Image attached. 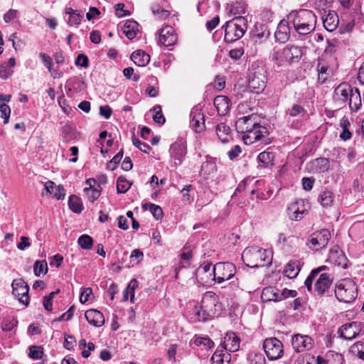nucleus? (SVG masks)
<instances>
[{"label":"nucleus","mask_w":364,"mask_h":364,"mask_svg":"<svg viewBox=\"0 0 364 364\" xmlns=\"http://www.w3.org/2000/svg\"><path fill=\"white\" fill-rule=\"evenodd\" d=\"M235 128L240 133H244L243 140L245 144H253L262 141L268 144V130L258 122V117L255 114L239 118L235 122Z\"/></svg>","instance_id":"f257e3e1"},{"label":"nucleus","mask_w":364,"mask_h":364,"mask_svg":"<svg viewBox=\"0 0 364 364\" xmlns=\"http://www.w3.org/2000/svg\"><path fill=\"white\" fill-rule=\"evenodd\" d=\"M288 19L299 35L309 34L316 28L317 17L311 10L292 11L288 15Z\"/></svg>","instance_id":"f03ea898"},{"label":"nucleus","mask_w":364,"mask_h":364,"mask_svg":"<svg viewBox=\"0 0 364 364\" xmlns=\"http://www.w3.org/2000/svg\"><path fill=\"white\" fill-rule=\"evenodd\" d=\"M202 307L205 308L203 317H200V311H196V316L198 321L205 322L210 313L219 314L229 308L228 297H202Z\"/></svg>","instance_id":"7ed1b4c3"},{"label":"nucleus","mask_w":364,"mask_h":364,"mask_svg":"<svg viewBox=\"0 0 364 364\" xmlns=\"http://www.w3.org/2000/svg\"><path fill=\"white\" fill-rule=\"evenodd\" d=\"M242 259L251 268L264 266L266 262L267 264L270 263L267 259V250L257 246L245 248L242 254Z\"/></svg>","instance_id":"20e7f679"},{"label":"nucleus","mask_w":364,"mask_h":364,"mask_svg":"<svg viewBox=\"0 0 364 364\" xmlns=\"http://www.w3.org/2000/svg\"><path fill=\"white\" fill-rule=\"evenodd\" d=\"M247 21L244 16H237L226 22L225 27V41L228 43L242 38L247 29Z\"/></svg>","instance_id":"39448f33"},{"label":"nucleus","mask_w":364,"mask_h":364,"mask_svg":"<svg viewBox=\"0 0 364 364\" xmlns=\"http://www.w3.org/2000/svg\"><path fill=\"white\" fill-rule=\"evenodd\" d=\"M301 56L302 50L301 48L287 45L282 49L274 50L272 53V60L278 65H282L285 63L298 62Z\"/></svg>","instance_id":"423d86ee"},{"label":"nucleus","mask_w":364,"mask_h":364,"mask_svg":"<svg viewBox=\"0 0 364 364\" xmlns=\"http://www.w3.org/2000/svg\"><path fill=\"white\" fill-rule=\"evenodd\" d=\"M214 280L222 283L230 279L236 272L235 266L231 262H218L213 269Z\"/></svg>","instance_id":"0eeeda50"},{"label":"nucleus","mask_w":364,"mask_h":364,"mask_svg":"<svg viewBox=\"0 0 364 364\" xmlns=\"http://www.w3.org/2000/svg\"><path fill=\"white\" fill-rule=\"evenodd\" d=\"M263 348L269 360H277L283 355V344L277 338H266L263 343Z\"/></svg>","instance_id":"6e6552de"},{"label":"nucleus","mask_w":364,"mask_h":364,"mask_svg":"<svg viewBox=\"0 0 364 364\" xmlns=\"http://www.w3.org/2000/svg\"><path fill=\"white\" fill-rule=\"evenodd\" d=\"M267 77L263 68H257L249 75V87L252 92L259 93L266 87Z\"/></svg>","instance_id":"1a4fd4ad"},{"label":"nucleus","mask_w":364,"mask_h":364,"mask_svg":"<svg viewBox=\"0 0 364 364\" xmlns=\"http://www.w3.org/2000/svg\"><path fill=\"white\" fill-rule=\"evenodd\" d=\"M330 238V232L326 229H323L311 234L309 237V242L311 247L318 250L328 245Z\"/></svg>","instance_id":"9d476101"},{"label":"nucleus","mask_w":364,"mask_h":364,"mask_svg":"<svg viewBox=\"0 0 364 364\" xmlns=\"http://www.w3.org/2000/svg\"><path fill=\"white\" fill-rule=\"evenodd\" d=\"M334 99L341 103H346L349 100V106L353 109L352 102L355 94L350 85L346 83L340 84L334 90Z\"/></svg>","instance_id":"9b49d317"},{"label":"nucleus","mask_w":364,"mask_h":364,"mask_svg":"<svg viewBox=\"0 0 364 364\" xmlns=\"http://www.w3.org/2000/svg\"><path fill=\"white\" fill-rule=\"evenodd\" d=\"M361 328L362 323L360 322L353 321L343 325L338 329V333L341 338L346 340H351L359 335Z\"/></svg>","instance_id":"f8f14e48"},{"label":"nucleus","mask_w":364,"mask_h":364,"mask_svg":"<svg viewBox=\"0 0 364 364\" xmlns=\"http://www.w3.org/2000/svg\"><path fill=\"white\" fill-rule=\"evenodd\" d=\"M308 210L302 199L296 200L290 204L288 208V214L291 220L299 221L301 220Z\"/></svg>","instance_id":"ddd939ff"},{"label":"nucleus","mask_w":364,"mask_h":364,"mask_svg":"<svg viewBox=\"0 0 364 364\" xmlns=\"http://www.w3.org/2000/svg\"><path fill=\"white\" fill-rule=\"evenodd\" d=\"M170 156L175 166L180 165L186 154V146L181 140L173 143L169 149Z\"/></svg>","instance_id":"4468645a"},{"label":"nucleus","mask_w":364,"mask_h":364,"mask_svg":"<svg viewBox=\"0 0 364 364\" xmlns=\"http://www.w3.org/2000/svg\"><path fill=\"white\" fill-rule=\"evenodd\" d=\"M190 125L198 133H200L205 129V117L200 109L193 107L190 113Z\"/></svg>","instance_id":"2eb2a0df"},{"label":"nucleus","mask_w":364,"mask_h":364,"mask_svg":"<svg viewBox=\"0 0 364 364\" xmlns=\"http://www.w3.org/2000/svg\"><path fill=\"white\" fill-rule=\"evenodd\" d=\"M355 294H357V287L350 279H342L336 284V296H343V294L354 296Z\"/></svg>","instance_id":"dca6fc26"},{"label":"nucleus","mask_w":364,"mask_h":364,"mask_svg":"<svg viewBox=\"0 0 364 364\" xmlns=\"http://www.w3.org/2000/svg\"><path fill=\"white\" fill-rule=\"evenodd\" d=\"M314 287H312V293L318 294H325L332 284V278L327 273H321L314 280Z\"/></svg>","instance_id":"f3484780"},{"label":"nucleus","mask_w":364,"mask_h":364,"mask_svg":"<svg viewBox=\"0 0 364 364\" xmlns=\"http://www.w3.org/2000/svg\"><path fill=\"white\" fill-rule=\"evenodd\" d=\"M85 184L87 186L84 188L83 191L86 194L87 200L93 203L100 197L102 188L97 181L92 178L87 179Z\"/></svg>","instance_id":"a211bd4d"},{"label":"nucleus","mask_w":364,"mask_h":364,"mask_svg":"<svg viewBox=\"0 0 364 364\" xmlns=\"http://www.w3.org/2000/svg\"><path fill=\"white\" fill-rule=\"evenodd\" d=\"M159 41L166 47L172 46L177 42V34L173 27L166 26L159 31Z\"/></svg>","instance_id":"6ab92c4d"},{"label":"nucleus","mask_w":364,"mask_h":364,"mask_svg":"<svg viewBox=\"0 0 364 364\" xmlns=\"http://www.w3.org/2000/svg\"><path fill=\"white\" fill-rule=\"evenodd\" d=\"M291 343L294 349L298 353L310 350L313 347V340L308 336L294 335L292 337Z\"/></svg>","instance_id":"aec40b11"},{"label":"nucleus","mask_w":364,"mask_h":364,"mask_svg":"<svg viewBox=\"0 0 364 364\" xmlns=\"http://www.w3.org/2000/svg\"><path fill=\"white\" fill-rule=\"evenodd\" d=\"M317 71L318 82L320 84L326 82L328 79L332 75V70L323 57L318 59Z\"/></svg>","instance_id":"412c9836"},{"label":"nucleus","mask_w":364,"mask_h":364,"mask_svg":"<svg viewBox=\"0 0 364 364\" xmlns=\"http://www.w3.org/2000/svg\"><path fill=\"white\" fill-rule=\"evenodd\" d=\"M222 347L223 348L231 352L237 351L240 348L239 337L233 332L226 333Z\"/></svg>","instance_id":"4be33fe9"},{"label":"nucleus","mask_w":364,"mask_h":364,"mask_svg":"<svg viewBox=\"0 0 364 364\" xmlns=\"http://www.w3.org/2000/svg\"><path fill=\"white\" fill-rule=\"evenodd\" d=\"M275 38L277 41L285 43L290 36V28L289 21L282 20L278 24L277 31L274 33Z\"/></svg>","instance_id":"5701e85b"},{"label":"nucleus","mask_w":364,"mask_h":364,"mask_svg":"<svg viewBox=\"0 0 364 364\" xmlns=\"http://www.w3.org/2000/svg\"><path fill=\"white\" fill-rule=\"evenodd\" d=\"M44 189L47 195L53 194L58 200H62L65 198V190L63 186L61 185L56 186L54 182L51 181L45 183Z\"/></svg>","instance_id":"b1692460"},{"label":"nucleus","mask_w":364,"mask_h":364,"mask_svg":"<svg viewBox=\"0 0 364 364\" xmlns=\"http://www.w3.org/2000/svg\"><path fill=\"white\" fill-rule=\"evenodd\" d=\"M85 316L87 322L94 326L100 327L105 323L103 314L97 310H87L85 314Z\"/></svg>","instance_id":"393cba45"},{"label":"nucleus","mask_w":364,"mask_h":364,"mask_svg":"<svg viewBox=\"0 0 364 364\" xmlns=\"http://www.w3.org/2000/svg\"><path fill=\"white\" fill-rule=\"evenodd\" d=\"M11 286L13 296H28L29 287L23 279H14Z\"/></svg>","instance_id":"a878e982"},{"label":"nucleus","mask_w":364,"mask_h":364,"mask_svg":"<svg viewBox=\"0 0 364 364\" xmlns=\"http://www.w3.org/2000/svg\"><path fill=\"white\" fill-rule=\"evenodd\" d=\"M139 24L136 21L133 20H127L123 27L122 28V31L123 33L129 38V40L134 39L137 33L139 32Z\"/></svg>","instance_id":"bb28decb"},{"label":"nucleus","mask_w":364,"mask_h":364,"mask_svg":"<svg viewBox=\"0 0 364 364\" xmlns=\"http://www.w3.org/2000/svg\"><path fill=\"white\" fill-rule=\"evenodd\" d=\"M338 21V16L333 11H329L328 14L323 18V26L329 32H332L336 29Z\"/></svg>","instance_id":"cd10ccee"},{"label":"nucleus","mask_w":364,"mask_h":364,"mask_svg":"<svg viewBox=\"0 0 364 364\" xmlns=\"http://www.w3.org/2000/svg\"><path fill=\"white\" fill-rule=\"evenodd\" d=\"M214 105L220 115H225L230 107L228 98L222 95L214 99Z\"/></svg>","instance_id":"c85d7f7f"},{"label":"nucleus","mask_w":364,"mask_h":364,"mask_svg":"<svg viewBox=\"0 0 364 364\" xmlns=\"http://www.w3.org/2000/svg\"><path fill=\"white\" fill-rule=\"evenodd\" d=\"M300 270L301 267L299 261H290L284 267V274L289 279H294L297 277Z\"/></svg>","instance_id":"c756f323"},{"label":"nucleus","mask_w":364,"mask_h":364,"mask_svg":"<svg viewBox=\"0 0 364 364\" xmlns=\"http://www.w3.org/2000/svg\"><path fill=\"white\" fill-rule=\"evenodd\" d=\"M132 60L138 66L144 67L150 61V56L144 51L138 50L132 53Z\"/></svg>","instance_id":"7c9ffc66"},{"label":"nucleus","mask_w":364,"mask_h":364,"mask_svg":"<svg viewBox=\"0 0 364 364\" xmlns=\"http://www.w3.org/2000/svg\"><path fill=\"white\" fill-rule=\"evenodd\" d=\"M215 132L218 137L223 143L228 142L232 139L230 128L224 123L217 124Z\"/></svg>","instance_id":"2f4dec72"},{"label":"nucleus","mask_w":364,"mask_h":364,"mask_svg":"<svg viewBox=\"0 0 364 364\" xmlns=\"http://www.w3.org/2000/svg\"><path fill=\"white\" fill-rule=\"evenodd\" d=\"M327 267L323 265L311 270L309 275L307 277L304 282V285L309 293H312V284L316 278L319 276L321 272L325 271Z\"/></svg>","instance_id":"473e14b6"},{"label":"nucleus","mask_w":364,"mask_h":364,"mask_svg":"<svg viewBox=\"0 0 364 364\" xmlns=\"http://www.w3.org/2000/svg\"><path fill=\"white\" fill-rule=\"evenodd\" d=\"M274 159V154L269 151H263L260 153L257 156L259 166L263 167L272 166L273 165Z\"/></svg>","instance_id":"72a5a7b5"},{"label":"nucleus","mask_w":364,"mask_h":364,"mask_svg":"<svg viewBox=\"0 0 364 364\" xmlns=\"http://www.w3.org/2000/svg\"><path fill=\"white\" fill-rule=\"evenodd\" d=\"M68 205L73 212L77 214L80 213L83 209L81 199L75 195L69 197Z\"/></svg>","instance_id":"f704fd0d"},{"label":"nucleus","mask_w":364,"mask_h":364,"mask_svg":"<svg viewBox=\"0 0 364 364\" xmlns=\"http://www.w3.org/2000/svg\"><path fill=\"white\" fill-rule=\"evenodd\" d=\"M318 201L323 207L331 206L333 201V193L326 189L323 191L318 196Z\"/></svg>","instance_id":"c9c22d12"},{"label":"nucleus","mask_w":364,"mask_h":364,"mask_svg":"<svg viewBox=\"0 0 364 364\" xmlns=\"http://www.w3.org/2000/svg\"><path fill=\"white\" fill-rule=\"evenodd\" d=\"M144 210H149L156 220L163 217V211L159 205L153 203H145L142 205Z\"/></svg>","instance_id":"e433bc0d"},{"label":"nucleus","mask_w":364,"mask_h":364,"mask_svg":"<svg viewBox=\"0 0 364 364\" xmlns=\"http://www.w3.org/2000/svg\"><path fill=\"white\" fill-rule=\"evenodd\" d=\"M216 172V165L212 161H205L202 164L200 168V174L207 177Z\"/></svg>","instance_id":"4c0bfd02"},{"label":"nucleus","mask_w":364,"mask_h":364,"mask_svg":"<svg viewBox=\"0 0 364 364\" xmlns=\"http://www.w3.org/2000/svg\"><path fill=\"white\" fill-rule=\"evenodd\" d=\"M132 183L124 176H119L117 181V191L118 193H125L131 187Z\"/></svg>","instance_id":"58836bf2"},{"label":"nucleus","mask_w":364,"mask_h":364,"mask_svg":"<svg viewBox=\"0 0 364 364\" xmlns=\"http://www.w3.org/2000/svg\"><path fill=\"white\" fill-rule=\"evenodd\" d=\"M316 170L318 173H325L329 169V161L326 158H318L315 160Z\"/></svg>","instance_id":"ea45409f"},{"label":"nucleus","mask_w":364,"mask_h":364,"mask_svg":"<svg viewBox=\"0 0 364 364\" xmlns=\"http://www.w3.org/2000/svg\"><path fill=\"white\" fill-rule=\"evenodd\" d=\"M350 126V122L348 120V119L343 117L341 122V127L343 129L342 132L340 134V137L344 140L346 141L351 137V133L348 130V127Z\"/></svg>","instance_id":"a19ab883"},{"label":"nucleus","mask_w":364,"mask_h":364,"mask_svg":"<svg viewBox=\"0 0 364 364\" xmlns=\"http://www.w3.org/2000/svg\"><path fill=\"white\" fill-rule=\"evenodd\" d=\"M78 245L85 250H90L92 247L93 240L87 235H82L77 240Z\"/></svg>","instance_id":"79ce46f5"},{"label":"nucleus","mask_w":364,"mask_h":364,"mask_svg":"<svg viewBox=\"0 0 364 364\" xmlns=\"http://www.w3.org/2000/svg\"><path fill=\"white\" fill-rule=\"evenodd\" d=\"M350 352L359 358L364 360V343L359 341L354 343L350 348Z\"/></svg>","instance_id":"37998d69"},{"label":"nucleus","mask_w":364,"mask_h":364,"mask_svg":"<svg viewBox=\"0 0 364 364\" xmlns=\"http://www.w3.org/2000/svg\"><path fill=\"white\" fill-rule=\"evenodd\" d=\"M151 11L158 19H166L170 16L169 11L162 9L159 5L153 6Z\"/></svg>","instance_id":"c03bdc74"},{"label":"nucleus","mask_w":364,"mask_h":364,"mask_svg":"<svg viewBox=\"0 0 364 364\" xmlns=\"http://www.w3.org/2000/svg\"><path fill=\"white\" fill-rule=\"evenodd\" d=\"M48 271L47 262L44 260L36 261L34 264L33 272L36 276H40L41 274H46Z\"/></svg>","instance_id":"a18cd8bd"},{"label":"nucleus","mask_w":364,"mask_h":364,"mask_svg":"<svg viewBox=\"0 0 364 364\" xmlns=\"http://www.w3.org/2000/svg\"><path fill=\"white\" fill-rule=\"evenodd\" d=\"M43 354V347L32 346L29 348L28 355L33 360H39L42 358Z\"/></svg>","instance_id":"49530a36"},{"label":"nucleus","mask_w":364,"mask_h":364,"mask_svg":"<svg viewBox=\"0 0 364 364\" xmlns=\"http://www.w3.org/2000/svg\"><path fill=\"white\" fill-rule=\"evenodd\" d=\"M194 343L196 346H204L207 348H211L214 346V343L213 341L210 339L208 336H196L194 340Z\"/></svg>","instance_id":"de8ad7c7"},{"label":"nucleus","mask_w":364,"mask_h":364,"mask_svg":"<svg viewBox=\"0 0 364 364\" xmlns=\"http://www.w3.org/2000/svg\"><path fill=\"white\" fill-rule=\"evenodd\" d=\"M153 111L155 113L153 116L154 121L159 124H164L166 119L162 114L161 107L160 105H156L153 107Z\"/></svg>","instance_id":"09e8293b"},{"label":"nucleus","mask_w":364,"mask_h":364,"mask_svg":"<svg viewBox=\"0 0 364 364\" xmlns=\"http://www.w3.org/2000/svg\"><path fill=\"white\" fill-rule=\"evenodd\" d=\"M1 117L4 119V123L7 124L11 114V108L5 103H0Z\"/></svg>","instance_id":"8fccbe9b"},{"label":"nucleus","mask_w":364,"mask_h":364,"mask_svg":"<svg viewBox=\"0 0 364 364\" xmlns=\"http://www.w3.org/2000/svg\"><path fill=\"white\" fill-rule=\"evenodd\" d=\"M133 144L139 149L144 153H149L151 147L146 143L141 142L139 139L136 138L134 135L132 136Z\"/></svg>","instance_id":"3c124183"},{"label":"nucleus","mask_w":364,"mask_h":364,"mask_svg":"<svg viewBox=\"0 0 364 364\" xmlns=\"http://www.w3.org/2000/svg\"><path fill=\"white\" fill-rule=\"evenodd\" d=\"M211 360L213 364H227V360H225L223 351L217 350L213 355Z\"/></svg>","instance_id":"603ef678"},{"label":"nucleus","mask_w":364,"mask_h":364,"mask_svg":"<svg viewBox=\"0 0 364 364\" xmlns=\"http://www.w3.org/2000/svg\"><path fill=\"white\" fill-rule=\"evenodd\" d=\"M18 323L15 319L5 318L1 323V328L4 331H11Z\"/></svg>","instance_id":"864d4df0"},{"label":"nucleus","mask_w":364,"mask_h":364,"mask_svg":"<svg viewBox=\"0 0 364 364\" xmlns=\"http://www.w3.org/2000/svg\"><path fill=\"white\" fill-rule=\"evenodd\" d=\"M138 287V282L136 279H132L127 287L123 292V296H134V289Z\"/></svg>","instance_id":"5fc2aeb1"},{"label":"nucleus","mask_w":364,"mask_h":364,"mask_svg":"<svg viewBox=\"0 0 364 364\" xmlns=\"http://www.w3.org/2000/svg\"><path fill=\"white\" fill-rule=\"evenodd\" d=\"M82 18L83 16L81 15L79 12H77L75 14L69 16L68 23L70 26H78L80 24Z\"/></svg>","instance_id":"6e6d98bb"},{"label":"nucleus","mask_w":364,"mask_h":364,"mask_svg":"<svg viewBox=\"0 0 364 364\" xmlns=\"http://www.w3.org/2000/svg\"><path fill=\"white\" fill-rule=\"evenodd\" d=\"M13 73L12 69L6 63L0 66V77L3 79H6Z\"/></svg>","instance_id":"4d7b16f0"},{"label":"nucleus","mask_w":364,"mask_h":364,"mask_svg":"<svg viewBox=\"0 0 364 364\" xmlns=\"http://www.w3.org/2000/svg\"><path fill=\"white\" fill-rule=\"evenodd\" d=\"M241 147L239 145H235L230 151H228L227 154L230 160H234L241 153Z\"/></svg>","instance_id":"13d9d810"},{"label":"nucleus","mask_w":364,"mask_h":364,"mask_svg":"<svg viewBox=\"0 0 364 364\" xmlns=\"http://www.w3.org/2000/svg\"><path fill=\"white\" fill-rule=\"evenodd\" d=\"M123 73L127 79H131L132 76L133 75L132 80L134 82H137L139 80V75L137 74H134V69L131 67L124 69Z\"/></svg>","instance_id":"bf43d9fd"},{"label":"nucleus","mask_w":364,"mask_h":364,"mask_svg":"<svg viewBox=\"0 0 364 364\" xmlns=\"http://www.w3.org/2000/svg\"><path fill=\"white\" fill-rule=\"evenodd\" d=\"M88 62L87 57L84 54H79L75 60V64L83 68L88 67Z\"/></svg>","instance_id":"052dcab7"},{"label":"nucleus","mask_w":364,"mask_h":364,"mask_svg":"<svg viewBox=\"0 0 364 364\" xmlns=\"http://www.w3.org/2000/svg\"><path fill=\"white\" fill-rule=\"evenodd\" d=\"M304 113V108L299 105H294L289 110V114L292 117H296Z\"/></svg>","instance_id":"680f3d73"},{"label":"nucleus","mask_w":364,"mask_h":364,"mask_svg":"<svg viewBox=\"0 0 364 364\" xmlns=\"http://www.w3.org/2000/svg\"><path fill=\"white\" fill-rule=\"evenodd\" d=\"M314 181H315V180L313 178H306V177L303 178H302L303 188L305 191H310V190H311L312 188H313V185H314Z\"/></svg>","instance_id":"e2e57ef3"},{"label":"nucleus","mask_w":364,"mask_h":364,"mask_svg":"<svg viewBox=\"0 0 364 364\" xmlns=\"http://www.w3.org/2000/svg\"><path fill=\"white\" fill-rule=\"evenodd\" d=\"M18 11L15 9L9 10L4 16V20L6 23H9L17 17Z\"/></svg>","instance_id":"0e129e2a"},{"label":"nucleus","mask_w":364,"mask_h":364,"mask_svg":"<svg viewBox=\"0 0 364 364\" xmlns=\"http://www.w3.org/2000/svg\"><path fill=\"white\" fill-rule=\"evenodd\" d=\"M220 18L218 16L213 17L211 20L208 21L206 23V28L211 31L213 30L219 23Z\"/></svg>","instance_id":"69168bd1"},{"label":"nucleus","mask_w":364,"mask_h":364,"mask_svg":"<svg viewBox=\"0 0 364 364\" xmlns=\"http://www.w3.org/2000/svg\"><path fill=\"white\" fill-rule=\"evenodd\" d=\"M243 54L244 50L242 48L232 49L229 53L230 57L235 60L240 59Z\"/></svg>","instance_id":"338daca9"},{"label":"nucleus","mask_w":364,"mask_h":364,"mask_svg":"<svg viewBox=\"0 0 364 364\" xmlns=\"http://www.w3.org/2000/svg\"><path fill=\"white\" fill-rule=\"evenodd\" d=\"M31 246V243L29 242V238L26 236H22L21 237V242L18 243L17 247L20 250H24L26 248Z\"/></svg>","instance_id":"774afa93"}]
</instances>
